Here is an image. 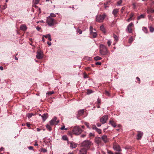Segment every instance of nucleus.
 <instances>
[{
    "label": "nucleus",
    "instance_id": "nucleus-1",
    "mask_svg": "<svg viewBox=\"0 0 154 154\" xmlns=\"http://www.w3.org/2000/svg\"><path fill=\"white\" fill-rule=\"evenodd\" d=\"M100 52L102 55H109V52L106 47L103 45H100Z\"/></svg>",
    "mask_w": 154,
    "mask_h": 154
},
{
    "label": "nucleus",
    "instance_id": "nucleus-2",
    "mask_svg": "<svg viewBox=\"0 0 154 154\" xmlns=\"http://www.w3.org/2000/svg\"><path fill=\"white\" fill-rule=\"evenodd\" d=\"M91 144V142L88 140H85L82 143L81 145L82 148H84L87 150L90 148Z\"/></svg>",
    "mask_w": 154,
    "mask_h": 154
},
{
    "label": "nucleus",
    "instance_id": "nucleus-3",
    "mask_svg": "<svg viewBox=\"0 0 154 154\" xmlns=\"http://www.w3.org/2000/svg\"><path fill=\"white\" fill-rule=\"evenodd\" d=\"M46 21L48 24L50 26H53L54 24L57 23L56 20L51 18L50 16L47 17Z\"/></svg>",
    "mask_w": 154,
    "mask_h": 154
},
{
    "label": "nucleus",
    "instance_id": "nucleus-4",
    "mask_svg": "<svg viewBox=\"0 0 154 154\" xmlns=\"http://www.w3.org/2000/svg\"><path fill=\"white\" fill-rule=\"evenodd\" d=\"M106 17V15L104 14L102 15L99 14L96 17V21L99 23H101L103 21L104 19Z\"/></svg>",
    "mask_w": 154,
    "mask_h": 154
},
{
    "label": "nucleus",
    "instance_id": "nucleus-5",
    "mask_svg": "<svg viewBox=\"0 0 154 154\" xmlns=\"http://www.w3.org/2000/svg\"><path fill=\"white\" fill-rule=\"evenodd\" d=\"M72 132L74 134L78 135L82 133V130L78 126H75L74 127L73 129Z\"/></svg>",
    "mask_w": 154,
    "mask_h": 154
},
{
    "label": "nucleus",
    "instance_id": "nucleus-6",
    "mask_svg": "<svg viewBox=\"0 0 154 154\" xmlns=\"http://www.w3.org/2000/svg\"><path fill=\"white\" fill-rule=\"evenodd\" d=\"M108 119V115H105L100 119V121L102 124L106 123V121Z\"/></svg>",
    "mask_w": 154,
    "mask_h": 154
},
{
    "label": "nucleus",
    "instance_id": "nucleus-7",
    "mask_svg": "<svg viewBox=\"0 0 154 154\" xmlns=\"http://www.w3.org/2000/svg\"><path fill=\"white\" fill-rule=\"evenodd\" d=\"M113 148L115 150L119 152L122 151L120 146L116 143H115L113 144Z\"/></svg>",
    "mask_w": 154,
    "mask_h": 154
},
{
    "label": "nucleus",
    "instance_id": "nucleus-8",
    "mask_svg": "<svg viewBox=\"0 0 154 154\" xmlns=\"http://www.w3.org/2000/svg\"><path fill=\"white\" fill-rule=\"evenodd\" d=\"M134 26L133 23H131L127 26V30L129 33H132V27Z\"/></svg>",
    "mask_w": 154,
    "mask_h": 154
},
{
    "label": "nucleus",
    "instance_id": "nucleus-9",
    "mask_svg": "<svg viewBox=\"0 0 154 154\" xmlns=\"http://www.w3.org/2000/svg\"><path fill=\"white\" fill-rule=\"evenodd\" d=\"M137 139L138 140H140L143 135V133L141 131H137Z\"/></svg>",
    "mask_w": 154,
    "mask_h": 154
},
{
    "label": "nucleus",
    "instance_id": "nucleus-10",
    "mask_svg": "<svg viewBox=\"0 0 154 154\" xmlns=\"http://www.w3.org/2000/svg\"><path fill=\"white\" fill-rule=\"evenodd\" d=\"M84 112V109H81L78 112V114L77 115V118L79 119V117L82 115Z\"/></svg>",
    "mask_w": 154,
    "mask_h": 154
},
{
    "label": "nucleus",
    "instance_id": "nucleus-11",
    "mask_svg": "<svg viewBox=\"0 0 154 154\" xmlns=\"http://www.w3.org/2000/svg\"><path fill=\"white\" fill-rule=\"evenodd\" d=\"M87 151L86 149L82 148L80 150L79 154H87Z\"/></svg>",
    "mask_w": 154,
    "mask_h": 154
},
{
    "label": "nucleus",
    "instance_id": "nucleus-12",
    "mask_svg": "<svg viewBox=\"0 0 154 154\" xmlns=\"http://www.w3.org/2000/svg\"><path fill=\"white\" fill-rule=\"evenodd\" d=\"M36 57L39 59H41L43 58L42 54L40 52H38Z\"/></svg>",
    "mask_w": 154,
    "mask_h": 154
},
{
    "label": "nucleus",
    "instance_id": "nucleus-13",
    "mask_svg": "<svg viewBox=\"0 0 154 154\" xmlns=\"http://www.w3.org/2000/svg\"><path fill=\"white\" fill-rule=\"evenodd\" d=\"M77 146V144L73 142H71L70 143V146L72 148H75Z\"/></svg>",
    "mask_w": 154,
    "mask_h": 154
},
{
    "label": "nucleus",
    "instance_id": "nucleus-14",
    "mask_svg": "<svg viewBox=\"0 0 154 154\" xmlns=\"http://www.w3.org/2000/svg\"><path fill=\"white\" fill-rule=\"evenodd\" d=\"M41 117L42 118L43 121L44 122L48 117V114L47 113H45Z\"/></svg>",
    "mask_w": 154,
    "mask_h": 154
},
{
    "label": "nucleus",
    "instance_id": "nucleus-15",
    "mask_svg": "<svg viewBox=\"0 0 154 154\" xmlns=\"http://www.w3.org/2000/svg\"><path fill=\"white\" fill-rule=\"evenodd\" d=\"M119 11V9H114L113 12L112 14L114 15L115 17L117 16V14Z\"/></svg>",
    "mask_w": 154,
    "mask_h": 154
},
{
    "label": "nucleus",
    "instance_id": "nucleus-16",
    "mask_svg": "<svg viewBox=\"0 0 154 154\" xmlns=\"http://www.w3.org/2000/svg\"><path fill=\"white\" fill-rule=\"evenodd\" d=\"M20 29L23 31H25L27 29L26 26L24 24L21 25L20 26Z\"/></svg>",
    "mask_w": 154,
    "mask_h": 154
},
{
    "label": "nucleus",
    "instance_id": "nucleus-17",
    "mask_svg": "<svg viewBox=\"0 0 154 154\" xmlns=\"http://www.w3.org/2000/svg\"><path fill=\"white\" fill-rule=\"evenodd\" d=\"M147 11L148 14L152 13L154 12V9L152 8H149L147 9Z\"/></svg>",
    "mask_w": 154,
    "mask_h": 154
},
{
    "label": "nucleus",
    "instance_id": "nucleus-18",
    "mask_svg": "<svg viewBox=\"0 0 154 154\" xmlns=\"http://www.w3.org/2000/svg\"><path fill=\"white\" fill-rule=\"evenodd\" d=\"M102 139L105 143H106L108 141L107 137L106 135L103 136L102 137Z\"/></svg>",
    "mask_w": 154,
    "mask_h": 154
},
{
    "label": "nucleus",
    "instance_id": "nucleus-19",
    "mask_svg": "<svg viewBox=\"0 0 154 154\" xmlns=\"http://www.w3.org/2000/svg\"><path fill=\"white\" fill-rule=\"evenodd\" d=\"M134 14L133 13H131L130 15V18H128L127 20V21L128 22H129V21H130L131 20H133L132 18L134 17Z\"/></svg>",
    "mask_w": 154,
    "mask_h": 154
},
{
    "label": "nucleus",
    "instance_id": "nucleus-20",
    "mask_svg": "<svg viewBox=\"0 0 154 154\" xmlns=\"http://www.w3.org/2000/svg\"><path fill=\"white\" fill-rule=\"evenodd\" d=\"M59 122V120H57V122H55V121H53L52 122V123L51 122V120L50 121V124L51 125H57V124Z\"/></svg>",
    "mask_w": 154,
    "mask_h": 154
},
{
    "label": "nucleus",
    "instance_id": "nucleus-21",
    "mask_svg": "<svg viewBox=\"0 0 154 154\" xmlns=\"http://www.w3.org/2000/svg\"><path fill=\"white\" fill-rule=\"evenodd\" d=\"M59 122V120H57V122H55V121H53L52 122V123L51 122V120L50 121V124L51 125H57V124Z\"/></svg>",
    "mask_w": 154,
    "mask_h": 154
},
{
    "label": "nucleus",
    "instance_id": "nucleus-22",
    "mask_svg": "<svg viewBox=\"0 0 154 154\" xmlns=\"http://www.w3.org/2000/svg\"><path fill=\"white\" fill-rule=\"evenodd\" d=\"M109 124L114 127H116L115 123L112 120H110L109 121Z\"/></svg>",
    "mask_w": 154,
    "mask_h": 154
},
{
    "label": "nucleus",
    "instance_id": "nucleus-23",
    "mask_svg": "<svg viewBox=\"0 0 154 154\" xmlns=\"http://www.w3.org/2000/svg\"><path fill=\"white\" fill-rule=\"evenodd\" d=\"M100 30L104 33H105L106 32L105 29L104 27L102 25L100 26Z\"/></svg>",
    "mask_w": 154,
    "mask_h": 154
},
{
    "label": "nucleus",
    "instance_id": "nucleus-24",
    "mask_svg": "<svg viewBox=\"0 0 154 154\" xmlns=\"http://www.w3.org/2000/svg\"><path fill=\"white\" fill-rule=\"evenodd\" d=\"M95 141L98 143L99 144L100 143L101 138L100 137H98L95 138Z\"/></svg>",
    "mask_w": 154,
    "mask_h": 154
},
{
    "label": "nucleus",
    "instance_id": "nucleus-25",
    "mask_svg": "<svg viewBox=\"0 0 154 154\" xmlns=\"http://www.w3.org/2000/svg\"><path fill=\"white\" fill-rule=\"evenodd\" d=\"M145 15L144 14H141L139 16L137 17V20H139L141 18H144Z\"/></svg>",
    "mask_w": 154,
    "mask_h": 154
},
{
    "label": "nucleus",
    "instance_id": "nucleus-26",
    "mask_svg": "<svg viewBox=\"0 0 154 154\" xmlns=\"http://www.w3.org/2000/svg\"><path fill=\"white\" fill-rule=\"evenodd\" d=\"M91 35L92 36L93 38H94L96 37L97 34L96 32H91Z\"/></svg>",
    "mask_w": 154,
    "mask_h": 154
},
{
    "label": "nucleus",
    "instance_id": "nucleus-27",
    "mask_svg": "<svg viewBox=\"0 0 154 154\" xmlns=\"http://www.w3.org/2000/svg\"><path fill=\"white\" fill-rule=\"evenodd\" d=\"M46 127L49 131H51L52 129V128L50 125L48 124H47L46 125Z\"/></svg>",
    "mask_w": 154,
    "mask_h": 154
},
{
    "label": "nucleus",
    "instance_id": "nucleus-28",
    "mask_svg": "<svg viewBox=\"0 0 154 154\" xmlns=\"http://www.w3.org/2000/svg\"><path fill=\"white\" fill-rule=\"evenodd\" d=\"M102 58L99 56H97L94 57V59L95 60H100L102 59Z\"/></svg>",
    "mask_w": 154,
    "mask_h": 154
},
{
    "label": "nucleus",
    "instance_id": "nucleus-29",
    "mask_svg": "<svg viewBox=\"0 0 154 154\" xmlns=\"http://www.w3.org/2000/svg\"><path fill=\"white\" fill-rule=\"evenodd\" d=\"M148 18L151 21H153L154 20L153 18L150 15H149L148 16Z\"/></svg>",
    "mask_w": 154,
    "mask_h": 154
},
{
    "label": "nucleus",
    "instance_id": "nucleus-30",
    "mask_svg": "<svg viewBox=\"0 0 154 154\" xmlns=\"http://www.w3.org/2000/svg\"><path fill=\"white\" fill-rule=\"evenodd\" d=\"M93 92V91L92 90H87V93L88 94H89Z\"/></svg>",
    "mask_w": 154,
    "mask_h": 154
},
{
    "label": "nucleus",
    "instance_id": "nucleus-31",
    "mask_svg": "<svg viewBox=\"0 0 154 154\" xmlns=\"http://www.w3.org/2000/svg\"><path fill=\"white\" fill-rule=\"evenodd\" d=\"M96 131L99 134L101 133V131L100 129H98L97 128L96 130Z\"/></svg>",
    "mask_w": 154,
    "mask_h": 154
},
{
    "label": "nucleus",
    "instance_id": "nucleus-32",
    "mask_svg": "<svg viewBox=\"0 0 154 154\" xmlns=\"http://www.w3.org/2000/svg\"><path fill=\"white\" fill-rule=\"evenodd\" d=\"M149 29H150V32H152L154 31V28H153L152 26H151L149 27Z\"/></svg>",
    "mask_w": 154,
    "mask_h": 154
},
{
    "label": "nucleus",
    "instance_id": "nucleus-33",
    "mask_svg": "<svg viewBox=\"0 0 154 154\" xmlns=\"http://www.w3.org/2000/svg\"><path fill=\"white\" fill-rule=\"evenodd\" d=\"M57 118L56 117H54L51 120V122H52L53 121H55V122H57Z\"/></svg>",
    "mask_w": 154,
    "mask_h": 154
},
{
    "label": "nucleus",
    "instance_id": "nucleus-34",
    "mask_svg": "<svg viewBox=\"0 0 154 154\" xmlns=\"http://www.w3.org/2000/svg\"><path fill=\"white\" fill-rule=\"evenodd\" d=\"M125 6L123 7L122 8L121 10V12L122 14L123 13V11L125 10Z\"/></svg>",
    "mask_w": 154,
    "mask_h": 154
},
{
    "label": "nucleus",
    "instance_id": "nucleus-35",
    "mask_svg": "<svg viewBox=\"0 0 154 154\" xmlns=\"http://www.w3.org/2000/svg\"><path fill=\"white\" fill-rule=\"evenodd\" d=\"M77 32L78 33H79V34H81L82 33V31L79 28H78L77 29Z\"/></svg>",
    "mask_w": 154,
    "mask_h": 154
},
{
    "label": "nucleus",
    "instance_id": "nucleus-36",
    "mask_svg": "<svg viewBox=\"0 0 154 154\" xmlns=\"http://www.w3.org/2000/svg\"><path fill=\"white\" fill-rule=\"evenodd\" d=\"M85 124L88 128H89V129L91 128V127H89V123L87 122H85Z\"/></svg>",
    "mask_w": 154,
    "mask_h": 154
},
{
    "label": "nucleus",
    "instance_id": "nucleus-37",
    "mask_svg": "<svg viewBox=\"0 0 154 154\" xmlns=\"http://www.w3.org/2000/svg\"><path fill=\"white\" fill-rule=\"evenodd\" d=\"M62 138L65 140H68V138L66 136H63Z\"/></svg>",
    "mask_w": 154,
    "mask_h": 154
},
{
    "label": "nucleus",
    "instance_id": "nucleus-38",
    "mask_svg": "<svg viewBox=\"0 0 154 154\" xmlns=\"http://www.w3.org/2000/svg\"><path fill=\"white\" fill-rule=\"evenodd\" d=\"M91 128L95 130L97 128L95 125H92Z\"/></svg>",
    "mask_w": 154,
    "mask_h": 154
},
{
    "label": "nucleus",
    "instance_id": "nucleus-39",
    "mask_svg": "<svg viewBox=\"0 0 154 154\" xmlns=\"http://www.w3.org/2000/svg\"><path fill=\"white\" fill-rule=\"evenodd\" d=\"M113 37L116 40H118L117 35L115 34H113Z\"/></svg>",
    "mask_w": 154,
    "mask_h": 154
},
{
    "label": "nucleus",
    "instance_id": "nucleus-40",
    "mask_svg": "<svg viewBox=\"0 0 154 154\" xmlns=\"http://www.w3.org/2000/svg\"><path fill=\"white\" fill-rule=\"evenodd\" d=\"M133 41V38H130L128 40V42L131 43Z\"/></svg>",
    "mask_w": 154,
    "mask_h": 154
},
{
    "label": "nucleus",
    "instance_id": "nucleus-41",
    "mask_svg": "<svg viewBox=\"0 0 154 154\" xmlns=\"http://www.w3.org/2000/svg\"><path fill=\"white\" fill-rule=\"evenodd\" d=\"M88 75L85 73L84 74V78L85 79L88 78Z\"/></svg>",
    "mask_w": 154,
    "mask_h": 154
},
{
    "label": "nucleus",
    "instance_id": "nucleus-42",
    "mask_svg": "<svg viewBox=\"0 0 154 154\" xmlns=\"http://www.w3.org/2000/svg\"><path fill=\"white\" fill-rule=\"evenodd\" d=\"M54 94V92L52 91H50L48 92V93H47V94H48L49 95H52Z\"/></svg>",
    "mask_w": 154,
    "mask_h": 154
},
{
    "label": "nucleus",
    "instance_id": "nucleus-43",
    "mask_svg": "<svg viewBox=\"0 0 154 154\" xmlns=\"http://www.w3.org/2000/svg\"><path fill=\"white\" fill-rule=\"evenodd\" d=\"M65 127L64 126H62L61 127V129L62 130H67V128H65Z\"/></svg>",
    "mask_w": 154,
    "mask_h": 154
},
{
    "label": "nucleus",
    "instance_id": "nucleus-44",
    "mask_svg": "<svg viewBox=\"0 0 154 154\" xmlns=\"http://www.w3.org/2000/svg\"><path fill=\"white\" fill-rule=\"evenodd\" d=\"M41 151L43 152H45L47 151V150L46 149L44 148H42L41 149Z\"/></svg>",
    "mask_w": 154,
    "mask_h": 154
},
{
    "label": "nucleus",
    "instance_id": "nucleus-45",
    "mask_svg": "<svg viewBox=\"0 0 154 154\" xmlns=\"http://www.w3.org/2000/svg\"><path fill=\"white\" fill-rule=\"evenodd\" d=\"M111 42L109 40L107 41V44L108 46H109L111 45Z\"/></svg>",
    "mask_w": 154,
    "mask_h": 154
},
{
    "label": "nucleus",
    "instance_id": "nucleus-46",
    "mask_svg": "<svg viewBox=\"0 0 154 154\" xmlns=\"http://www.w3.org/2000/svg\"><path fill=\"white\" fill-rule=\"evenodd\" d=\"M39 1H40V0H35L34 1L35 2H34V3L35 4H37L39 2Z\"/></svg>",
    "mask_w": 154,
    "mask_h": 154
},
{
    "label": "nucleus",
    "instance_id": "nucleus-47",
    "mask_svg": "<svg viewBox=\"0 0 154 154\" xmlns=\"http://www.w3.org/2000/svg\"><path fill=\"white\" fill-rule=\"evenodd\" d=\"M50 16L52 17H56V15L53 13L51 14Z\"/></svg>",
    "mask_w": 154,
    "mask_h": 154
},
{
    "label": "nucleus",
    "instance_id": "nucleus-48",
    "mask_svg": "<svg viewBox=\"0 0 154 154\" xmlns=\"http://www.w3.org/2000/svg\"><path fill=\"white\" fill-rule=\"evenodd\" d=\"M89 136L90 137H94V134H93L92 133H90L89 134Z\"/></svg>",
    "mask_w": 154,
    "mask_h": 154
},
{
    "label": "nucleus",
    "instance_id": "nucleus-49",
    "mask_svg": "<svg viewBox=\"0 0 154 154\" xmlns=\"http://www.w3.org/2000/svg\"><path fill=\"white\" fill-rule=\"evenodd\" d=\"M97 102L98 104H100V103H101L100 100L99 98L97 99Z\"/></svg>",
    "mask_w": 154,
    "mask_h": 154
},
{
    "label": "nucleus",
    "instance_id": "nucleus-50",
    "mask_svg": "<svg viewBox=\"0 0 154 154\" xmlns=\"http://www.w3.org/2000/svg\"><path fill=\"white\" fill-rule=\"evenodd\" d=\"M95 64L96 65H100L101 64V63L100 62H97Z\"/></svg>",
    "mask_w": 154,
    "mask_h": 154
},
{
    "label": "nucleus",
    "instance_id": "nucleus-51",
    "mask_svg": "<svg viewBox=\"0 0 154 154\" xmlns=\"http://www.w3.org/2000/svg\"><path fill=\"white\" fill-rule=\"evenodd\" d=\"M133 6V8L134 9L136 8V4L135 3H133L132 4Z\"/></svg>",
    "mask_w": 154,
    "mask_h": 154
},
{
    "label": "nucleus",
    "instance_id": "nucleus-52",
    "mask_svg": "<svg viewBox=\"0 0 154 154\" xmlns=\"http://www.w3.org/2000/svg\"><path fill=\"white\" fill-rule=\"evenodd\" d=\"M107 152L109 154H114L113 152L110 150H108Z\"/></svg>",
    "mask_w": 154,
    "mask_h": 154
},
{
    "label": "nucleus",
    "instance_id": "nucleus-53",
    "mask_svg": "<svg viewBox=\"0 0 154 154\" xmlns=\"http://www.w3.org/2000/svg\"><path fill=\"white\" fill-rule=\"evenodd\" d=\"M122 0H120L117 3L118 5H120L122 3Z\"/></svg>",
    "mask_w": 154,
    "mask_h": 154
},
{
    "label": "nucleus",
    "instance_id": "nucleus-54",
    "mask_svg": "<svg viewBox=\"0 0 154 154\" xmlns=\"http://www.w3.org/2000/svg\"><path fill=\"white\" fill-rule=\"evenodd\" d=\"M136 79L137 80V81H138L139 82H138V83L140 84V80L139 79V78L137 77H136Z\"/></svg>",
    "mask_w": 154,
    "mask_h": 154
},
{
    "label": "nucleus",
    "instance_id": "nucleus-55",
    "mask_svg": "<svg viewBox=\"0 0 154 154\" xmlns=\"http://www.w3.org/2000/svg\"><path fill=\"white\" fill-rule=\"evenodd\" d=\"M104 8L105 9H106L107 8L109 7V5H107L106 3L104 4Z\"/></svg>",
    "mask_w": 154,
    "mask_h": 154
},
{
    "label": "nucleus",
    "instance_id": "nucleus-56",
    "mask_svg": "<svg viewBox=\"0 0 154 154\" xmlns=\"http://www.w3.org/2000/svg\"><path fill=\"white\" fill-rule=\"evenodd\" d=\"M31 124H30L29 122H27L26 123V126L28 127H30V126Z\"/></svg>",
    "mask_w": 154,
    "mask_h": 154
},
{
    "label": "nucleus",
    "instance_id": "nucleus-57",
    "mask_svg": "<svg viewBox=\"0 0 154 154\" xmlns=\"http://www.w3.org/2000/svg\"><path fill=\"white\" fill-rule=\"evenodd\" d=\"M105 93L106 94L107 96H109L110 94L107 91H105Z\"/></svg>",
    "mask_w": 154,
    "mask_h": 154
},
{
    "label": "nucleus",
    "instance_id": "nucleus-58",
    "mask_svg": "<svg viewBox=\"0 0 154 154\" xmlns=\"http://www.w3.org/2000/svg\"><path fill=\"white\" fill-rule=\"evenodd\" d=\"M28 148L29 150H32L33 148L32 146H29L28 147Z\"/></svg>",
    "mask_w": 154,
    "mask_h": 154
},
{
    "label": "nucleus",
    "instance_id": "nucleus-59",
    "mask_svg": "<svg viewBox=\"0 0 154 154\" xmlns=\"http://www.w3.org/2000/svg\"><path fill=\"white\" fill-rule=\"evenodd\" d=\"M143 29L144 30V31H145V32H146V33H147V28L146 27H143Z\"/></svg>",
    "mask_w": 154,
    "mask_h": 154
},
{
    "label": "nucleus",
    "instance_id": "nucleus-60",
    "mask_svg": "<svg viewBox=\"0 0 154 154\" xmlns=\"http://www.w3.org/2000/svg\"><path fill=\"white\" fill-rule=\"evenodd\" d=\"M32 114H29L28 116V118H31L32 117Z\"/></svg>",
    "mask_w": 154,
    "mask_h": 154
},
{
    "label": "nucleus",
    "instance_id": "nucleus-61",
    "mask_svg": "<svg viewBox=\"0 0 154 154\" xmlns=\"http://www.w3.org/2000/svg\"><path fill=\"white\" fill-rule=\"evenodd\" d=\"M36 29L38 31H39L40 30V29H41V28L38 26H37Z\"/></svg>",
    "mask_w": 154,
    "mask_h": 154
},
{
    "label": "nucleus",
    "instance_id": "nucleus-62",
    "mask_svg": "<svg viewBox=\"0 0 154 154\" xmlns=\"http://www.w3.org/2000/svg\"><path fill=\"white\" fill-rule=\"evenodd\" d=\"M48 35H50L49 34H48L47 35H44L43 36L45 37L46 38H48Z\"/></svg>",
    "mask_w": 154,
    "mask_h": 154
},
{
    "label": "nucleus",
    "instance_id": "nucleus-63",
    "mask_svg": "<svg viewBox=\"0 0 154 154\" xmlns=\"http://www.w3.org/2000/svg\"><path fill=\"white\" fill-rule=\"evenodd\" d=\"M48 40L50 41H51V35H48Z\"/></svg>",
    "mask_w": 154,
    "mask_h": 154
},
{
    "label": "nucleus",
    "instance_id": "nucleus-64",
    "mask_svg": "<svg viewBox=\"0 0 154 154\" xmlns=\"http://www.w3.org/2000/svg\"><path fill=\"white\" fill-rule=\"evenodd\" d=\"M97 125L98 127H100L101 126V124L100 123H98L97 124Z\"/></svg>",
    "mask_w": 154,
    "mask_h": 154
}]
</instances>
